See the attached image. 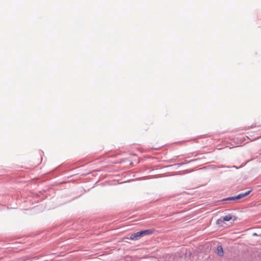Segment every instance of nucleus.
<instances>
[{
	"instance_id": "nucleus-5",
	"label": "nucleus",
	"mask_w": 261,
	"mask_h": 261,
	"mask_svg": "<svg viewBox=\"0 0 261 261\" xmlns=\"http://www.w3.org/2000/svg\"><path fill=\"white\" fill-rule=\"evenodd\" d=\"M243 195H242V193H240L239 195H238L237 196H235L236 200H239V199H241L244 198Z\"/></svg>"
},
{
	"instance_id": "nucleus-3",
	"label": "nucleus",
	"mask_w": 261,
	"mask_h": 261,
	"mask_svg": "<svg viewBox=\"0 0 261 261\" xmlns=\"http://www.w3.org/2000/svg\"><path fill=\"white\" fill-rule=\"evenodd\" d=\"M217 254L221 257L223 255V249L222 246H218L217 247Z\"/></svg>"
},
{
	"instance_id": "nucleus-2",
	"label": "nucleus",
	"mask_w": 261,
	"mask_h": 261,
	"mask_svg": "<svg viewBox=\"0 0 261 261\" xmlns=\"http://www.w3.org/2000/svg\"><path fill=\"white\" fill-rule=\"evenodd\" d=\"M223 221H228L230 220L231 219H232L233 221L237 220V217L232 215L231 214H228L227 215H226L224 217H222Z\"/></svg>"
},
{
	"instance_id": "nucleus-9",
	"label": "nucleus",
	"mask_w": 261,
	"mask_h": 261,
	"mask_svg": "<svg viewBox=\"0 0 261 261\" xmlns=\"http://www.w3.org/2000/svg\"><path fill=\"white\" fill-rule=\"evenodd\" d=\"M194 161V160H191V161H190L188 163L192 162H193V161Z\"/></svg>"
},
{
	"instance_id": "nucleus-8",
	"label": "nucleus",
	"mask_w": 261,
	"mask_h": 261,
	"mask_svg": "<svg viewBox=\"0 0 261 261\" xmlns=\"http://www.w3.org/2000/svg\"><path fill=\"white\" fill-rule=\"evenodd\" d=\"M253 236H259V235L258 234H257L256 233H254L253 234ZM259 236H261V235H259Z\"/></svg>"
},
{
	"instance_id": "nucleus-7",
	"label": "nucleus",
	"mask_w": 261,
	"mask_h": 261,
	"mask_svg": "<svg viewBox=\"0 0 261 261\" xmlns=\"http://www.w3.org/2000/svg\"><path fill=\"white\" fill-rule=\"evenodd\" d=\"M252 191V190H249L247 192H246L245 193H242V195H243V197H245V196H247V195H248Z\"/></svg>"
},
{
	"instance_id": "nucleus-4",
	"label": "nucleus",
	"mask_w": 261,
	"mask_h": 261,
	"mask_svg": "<svg viewBox=\"0 0 261 261\" xmlns=\"http://www.w3.org/2000/svg\"><path fill=\"white\" fill-rule=\"evenodd\" d=\"M227 200H236L235 196L229 197L222 200L223 201Z\"/></svg>"
},
{
	"instance_id": "nucleus-1",
	"label": "nucleus",
	"mask_w": 261,
	"mask_h": 261,
	"mask_svg": "<svg viewBox=\"0 0 261 261\" xmlns=\"http://www.w3.org/2000/svg\"><path fill=\"white\" fill-rule=\"evenodd\" d=\"M154 231V229H150L141 230L140 231H138L136 233H133L130 236L129 239L132 240H138L142 237L152 234Z\"/></svg>"
},
{
	"instance_id": "nucleus-6",
	"label": "nucleus",
	"mask_w": 261,
	"mask_h": 261,
	"mask_svg": "<svg viewBox=\"0 0 261 261\" xmlns=\"http://www.w3.org/2000/svg\"><path fill=\"white\" fill-rule=\"evenodd\" d=\"M224 222L223 220V219L222 217H221L220 219H218L217 220V222H216V223L218 225H220L222 223H223Z\"/></svg>"
}]
</instances>
